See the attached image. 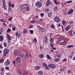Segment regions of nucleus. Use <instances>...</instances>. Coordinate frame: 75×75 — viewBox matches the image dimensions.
<instances>
[{
  "label": "nucleus",
  "instance_id": "nucleus-1",
  "mask_svg": "<svg viewBox=\"0 0 75 75\" xmlns=\"http://www.w3.org/2000/svg\"><path fill=\"white\" fill-rule=\"evenodd\" d=\"M21 9L24 10L26 11H28L30 10V7L27 4H25L21 5Z\"/></svg>",
  "mask_w": 75,
  "mask_h": 75
},
{
  "label": "nucleus",
  "instance_id": "nucleus-2",
  "mask_svg": "<svg viewBox=\"0 0 75 75\" xmlns=\"http://www.w3.org/2000/svg\"><path fill=\"white\" fill-rule=\"evenodd\" d=\"M35 5L37 8H40L42 6V3L40 1H38L36 3Z\"/></svg>",
  "mask_w": 75,
  "mask_h": 75
},
{
  "label": "nucleus",
  "instance_id": "nucleus-3",
  "mask_svg": "<svg viewBox=\"0 0 75 75\" xmlns=\"http://www.w3.org/2000/svg\"><path fill=\"white\" fill-rule=\"evenodd\" d=\"M38 28L39 29L40 32L41 33H43V32H45V30L44 29V28H41L39 25L38 26Z\"/></svg>",
  "mask_w": 75,
  "mask_h": 75
},
{
  "label": "nucleus",
  "instance_id": "nucleus-4",
  "mask_svg": "<svg viewBox=\"0 0 75 75\" xmlns=\"http://www.w3.org/2000/svg\"><path fill=\"white\" fill-rule=\"evenodd\" d=\"M54 20V21L57 23H59V22H60V19H59V18L58 16H56Z\"/></svg>",
  "mask_w": 75,
  "mask_h": 75
},
{
  "label": "nucleus",
  "instance_id": "nucleus-5",
  "mask_svg": "<svg viewBox=\"0 0 75 75\" xmlns=\"http://www.w3.org/2000/svg\"><path fill=\"white\" fill-rule=\"evenodd\" d=\"M43 42H45V43H47L48 42V37L46 35L44 36V38L43 39Z\"/></svg>",
  "mask_w": 75,
  "mask_h": 75
},
{
  "label": "nucleus",
  "instance_id": "nucleus-6",
  "mask_svg": "<svg viewBox=\"0 0 75 75\" xmlns=\"http://www.w3.org/2000/svg\"><path fill=\"white\" fill-rule=\"evenodd\" d=\"M9 49H7V48H5L4 50V51L3 52V53H5L6 54H8L9 52Z\"/></svg>",
  "mask_w": 75,
  "mask_h": 75
},
{
  "label": "nucleus",
  "instance_id": "nucleus-7",
  "mask_svg": "<svg viewBox=\"0 0 75 75\" xmlns=\"http://www.w3.org/2000/svg\"><path fill=\"white\" fill-rule=\"evenodd\" d=\"M67 41L66 40V39H64V40L62 41V42H60V45H65L67 44Z\"/></svg>",
  "mask_w": 75,
  "mask_h": 75
},
{
  "label": "nucleus",
  "instance_id": "nucleus-8",
  "mask_svg": "<svg viewBox=\"0 0 75 75\" xmlns=\"http://www.w3.org/2000/svg\"><path fill=\"white\" fill-rule=\"evenodd\" d=\"M48 66L50 68H55V65L53 64H51L48 65Z\"/></svg>",
  "mask_w": 75,
  "mask_h": 75
},
{
  "label": "nucleus",
  "instance_id": "nucleus-9",
  "mask_svg": "<svg viewBox=\"0 0 75 75\" xmlns=\"http://www.w3.org/2000/svg\"><path fill=\"white\" fill-rule=\"evenodd\" d=\"M51 3H50V0H47L45 4V6L46 7H48V6H49V5Z\"/></svg>",
  "mask_w": 75,
  "mask_h": 75
},
{
  "label": "nucleus",
  "instance_id": "nucleus-10",
  "mask_svg": "<svg viewBox=\"0 0 75 75\" xmlns=\"http://www.w3.org/2000/svg\"><path fill=\"white\" fill-rule=\"evenodd\" d=\"M74 12V9H71L69 11L67 12V14H71L72 13Z\"/></svg>",
  "mask_w": 75,
  "mask_h": 75
},
{
  "label": "nucleus",
  "instance_id": "nucleus-11",
  "mask_svg": "<svg viewBox=\"0 0 75 75\" xmlns=\"http://www.w3.org/2000/svg\"><path fill=\"white\" fill-rule=\"evenodd\" d=\"M10 63H11V62H5L4 64V66H8L9 65V64H10Z\"/></svg>",
  "mask_w": 75,
  "mask_h": 75
},
{
  "label": "nucleus",
  "instance_id": "nucleus-12",
  "mask_svg": "<svg viewBox=\"0 0 75 75\" xmlns=\"http://www.w3.org/2000/svg\"><path fill=\"white\" fill-rule=\"evenodd\" d=\"M71 28V25H69L67 26L65 29L66 31H68Z\"/></svg>",
  "mask_w": 75,
  "mask_h": 75
},
{
  "label": "nucleus",
  "instance_id": "nucleus-13",
  "mask_svg": "<svg viewBox=\"0 0 75 75\" xmlns=\"http://www.w3.org/2000/svg\"><path fill=\"white\" fill-rule=\"evenodd\" d=\"M49 8H45L44 9V12H45V13H48L49 11H50V10H49Z\"/></svg>",
  "mask_w": 75,
  "mask_h": 75
},
{
  "label": "nucleus",
  "instance_id": "nucleus-14",
  "mask_svg": "<svg viewBox=\"0 0 75 75\" xmlns=\"http://www.w3.org/2000/svg\"><path fill=\"white\" fill-rule=\"evenodd\" d=\"M16 60L18 62L20 63L21 62V59L20 57H18L16 59Z\"/></svg>",
  "mask_w": 75,
  "mask_h": 75
},
{
  "label": "nucleus",
  "instance_id": "nucleus-15",
  "mask_svg": "<svg viewBox=\"0 0 75 75\" xmlns=\"http://www.w3.org/2000/svg\"><path fill=\"white\" fill-rule=\"evenodd\" d=\"M64 40H65V39L63 36H61L59 38V41H63Z\"/></svg>",
  "mask_w": 75,
  "mask_h": 75
},
{
  "label": "nucleus",
  "instance_id": "nucleus-16",
  "mask_svg": "<svg viewBox=\"0 0 75 75\" xmlns=\"http://www.w3.org/2000/svg\"><path fill=\"white\" fill-rule=\"evenodd\" d=\"M65 47L66 48H71L74 47V46L72 45H67L65 46Z\"/></svg>",
  "mask_w": 75,
  "mask_h": 75
},
{
  "label": "nucleus",
  "instance_id": "nucleus-17",
  "mask_svg": "<svg viewBox=\"0 0 75 75\" xmlns=\"http://www.w3.org/2000/svg\"><path fill=\"white\" fill-rule=\"evenodd\" d=\"M2 8H3L4 9V10L5 11H6L7 10V8L6 5H2Z\"/></svg>",
  "mask_w": 75,
  "mask_h": 75
},
{
  "label": "nucleus",
  "instance_id": "nucleus-18",
  "mask_svg": "<svg viewBox=\"0 0 75 75\" xmlns=\"http://www.w3.org/2000/svg\"><path fill=\"white\" fill-rule=\"evenodd\" d=\"M52 14H53L52 12V11H50L48 14V17H51V16Z\"/></svg>",
  "mask_w": 75,
  "mask_h": 75
},
{
  "label": "nucleus",
  "instance_id": "nucleus-19",
  "mask_svg": "<svg viewBox=\"0 0 75 75\" xmlns=\"http://www.w3.org/2000/svg\"><path fill=\"white\" fill-rule=\"evenodd\" d=\"M43 71H42V70H40V71H38V75H42V74H43Z\"/></svg>",
  "mask_w": 75,
  "mask_h": 75
},
{
  "label": "nucleus",
  "instance_id": "nucleus-20",
  "mask_svg": "<svg viewBox=\"0 0 75 75\" xmlns=\"http://www.w3.org/2000/svg\"><path fill=\"white\" fill-rule=\"evenodd\" d=\"M22 75H27V72L25 71L24 70H23L22 71Z\"/></svg>",
  "mask_w": 75,
  "mask_h": 75
},
{
  "label": "nucleus",
  "instance_id": "nucleus-21",
  "mask_svg": "<svg viewBox=\"0 0 75 75\" xmlns=\"http://www.w3.org/2000/svg\"><path fill=\"white\" fill-rule=\"evenodd\" d=\"M54 61L55 62H58L60 61V59L59 58L55 59H54Z\"/></svg>",
  "mask_w": 75,
  "mask_h": 75
},
{
  "label": "nucleus",
  "instance_id": "nucleus-22",
  "mask_svg": "<svg viewBox=\"0 0 75 75\" xmlns=\"http://www.w3.org/2000/svg\"><path fill=\"white\" fill-rule=\"evenodd\" d=\"M17 49H15L13 53V54L14 55H15L16 56V55H17Z\"/></svg>",
  "mask_w": 75,
  "mask_h": 75
},
{
  "label": "nucleus",
  "instance_id": "nucleus-23",
  "mask_svg": "<svg viewBox=\"0 0 75 75\" xmlns=\"http://www.w3.org/2000/svg\"><path fill=\"white\" fill-rule=\"evenodd\" d=\"M66 21L64 20H63L62 21V24L64 26H65V24H66Z\"/></svg>",
  "mask_w": 75,
  "mask_h": 75
},
{
  "label": "nucleus",
  "instance_id": "nucleus-24",
  "mask_svg": "<svg viewBox=\"0 0 75 75\" xmlns=\"http://www.w3.org/2000/svg\"><path fill=\"white\" fill-rule=\"evenodd\" d=\"M6 37L7 38V40H11V38H10V36L9 34H8L6 35Z\"/></svg>",
  "mask_w": 75,
  "mask_h": 75
},
{
  "label": "nucleus",
  "instance_id": "nucleus-25",
  "mask_svg": "<svg viewBox=\"0 0 75 75\" xmlns=\"http://www.w3.org/2000/svg\"><path fill=\"white\" fill-rule=\"evenodd\" d=\"M4 40V37L2 35H0V41H2Z\"/></svg>",
  "mask_w": 75,
  "mask_h": 75
},
{
  "label": "nucleus",
  "instance_id": "nucleus-26",
  "mask_svg": "<svg viewBox=\"0 0 75 75\" xmlns=\"http://www.w3.org/2000/svg\"><path fill=\"white\" fill-rule=\"evenodd\" d=\"M68 33L71 36L73 35V34H72V30L68 31Z\"/></svg>",
  "mask_w": 75,
  "mask_h": 75
},
{
  "label": "nucleus",
  "instance_id": "nucleus-27",
  "mask_svg": "<svg viewBox=\"0 0 75 75\" xmlns=\"http://www.w3.org/2000/svg\"><path fill=\"white\" fill-rule=\"evenodd\" d=\"M39 58H44V54H40L39 55Z\"/></svg>",
  "mask_w": 75,
  "mask_h": 75
},
{
  "label": "nucleus",
  "instance_id": "nucleus-28",
  "mask_svg": "<svg viewBox=\"0 0 75 75\" xmlns=\"http://www.w3.org/2000/svg\"><path fill=\"white\" fill-rule=\"evenodd\" d=\"M54 39L53 38H52L50 39V42L51 43H52V42H54Z\"/></svg>",
  "mask_w": 75,
  "mask_h": 75
},
{
  "label": "nucleus",
  "instance_id": "nucleus-29",
  "mask_svg": "<svg viewBox=\"0 0 75 75\" xmlns=\"http://www.w3.org/2000/svg\"><path fill=\"white\" fill-rule=\"evenodd\" d=\"M28 33L27 30L26 29H24L23 30V33H24V34H25V33Z\"/></svg>",
  "mask_w": 75,
  "mask_h": 75
},
{
  "label": "nucleus",
  "instance_id": "nucleus-30",
  "mask_svg": "<svg viewBox=\"0 0 75 75\" xmlns=\"http://www.w3.org/2000/svg\"><path fill=\"white\" fill-rule=\"evenodd\" d=\"M4 46L5 48H6L7 47V42H4L3 43Z\"/></svg>",
  "mask_w": 75,
  "mask_h": 75
},
{
  "label": "nucleus",
  "instance_id": "nucleus-31",
  "mask_svg": "<svg viewBox=\"0 0 75 75\" xmlns=\"http://www.w3.org/2000/svg\"><path fill=\"white\" fill-rule=\"evenodd\" d=\"M46 57L47 59H49V60H51V58L49 55L46 54Z\"/></svg>",
  "mask_w": 75,
  "mask_h": 75
},
{
  "label": "nucleus",
  "instance_id": "nucleus-32",
  "mask_svg": "<svg viewBox=\"0 0 75 75\" xmlns=\"http://www.w3.org/2000/svg\"><path fill=\"white\" fill-rule=\"evenodd\" d=\"M16 36L19 37V36H20V34L16 32L15 33Z\"/></svg>",
  "mask_w": 75,
  "mask_h": 75
},
{
  "label": "nucleus",
  "instance_id": "nucleus-33",
  "mask_svg": "<svg viewBox=\"0 0 75 75\" xmlns=\"http://www.w3.org/2000/svg\"><path fill=\"white\" fill-rule=\"evenodd\" d=\"M3 29H0V35L3 34Z\"/></svg>",
  "mask_w": 75,
  "mask_h": 75
},
{
  "label": "nucleus",
  "instance_id": "nucleus-34",
  "mask_svg": "<svg viewBox=\"0 0 75 75\" xmlns=\"http://www.w3.org/2000/svg\"><path fill=\"white\" fill-rule=\"evenodd\" d=\"M18 55H19L20 57H23V54L21 53V52H19V53L18 54Z\"/></svg>",
  "mask_w": 75,
  "mask_h": 75
},
{
  "label": "nucleus",
  "instance_id": "nucleus-35",
  "mask_svg": "<svg viewBox=\"0 0 75 75\" xmlns=\"http://www.w3.org/2000/svg\"><path fill=\"white\" fill-rule=\"evenodd\" d=\"M50 27L52 29H54L55 28V25H54L52 24L50 25Z\"/></svg>",
  "mask_w": 75,
  "mask_h": 75
},
{
  "label": "nucleus",
  "instance_id": "nucleus-36",
  "mask_svg": "<svg viewBox=\"0 0 75 75\" xmlns=\"http://www.w3.org/2000/svg\"><path fill=\"white\" fill-rule=\"evenodd\" d=\"M24 57L25 58H28L29 56H28V54H26V55L24 56Z\"/></svg>",
  "mask_w": 75,
  "mask_h": 75
},
{
  "label": "nucleus",
  "instance_id": "nucleus-37",
  "mask_svg": "<svg viewBox=\"0 0 75 75\" xmlns=\"http://www.w3.org/2000/svg\"><path fill=\"white\" fill-rule=\"evenodd\" d=\"M35 69L36 70H38V69H40V67L38 66H36L35 67Z\"/></svg>",
  "mask_w": 75,
  "mask_h": 75
},
{
  "label": "nucleus",
  "instance_id": "nucleus-38",
  "mask_svg": "<svg viewBox=\"0 0 75 75\" xmlns=\"http://www.w3.org/2000/svg\"><path fill=\"white\" fill-rule=\"evenodd\" d=\"M12 3L11 2V1H9V3H8V5L9 7H11V4Z\"/></svg>",
  "mask_w": 75,
  "mask_h": 75
},
{
  "label": "nucleus",
  "instance_id": "nucleus-39",
  "mask_svg": "<svg viewBox=\"0 0 75 75\" xmlns=\"http://www.w3.org/2000/svg\"><path fill=\"white\" fill-rule=\"evenodd\" d=\"M65 69H64V68H61L60 69V71L61 72V71L62 72V71H65Z\"/></svg>",
  "mask_w": 75,
  "mask_h": 75
},
{
  "label": "nucleus",
  "instance_id": "nucleus-40",
  "mask_svg": "<svg viewBox=\"0 0 75 75\" xmlns=\"http://www.w3.org/2000/svg\"><path fill=\"white\" fill-rule=\"evenodd\" d=\"M53 8L54 11H56V10H57L58 9V7H57V6H56L54 7Z\"/></svg>",
  "mask_w": 75,
  "mask_h": 75
},
{
  "label": "nucleus",
  "instance_id": "nucleus-41",
  "mask_svg": "<svg viewBox=\"0 0 75 75\" xmlns=\"http://www.w3.org/2000/svg\"><path fill=\"white\" fill-rule=\"evenodd\" d=\"M72 1L71 0L69 1H67L66 2H65V4L71 3H72Z\"/></svg>",
  "mask_w": 75,
  "mask_h": 75
},
{
  "label": "nucleus",
  "instance_id": "nucleus-42",
  "mask_svg": "<svg viewBox=\"0 0 75 75\" xmlns=\"http://www.w3.org/2000/svg\"><path fill=\"white\" fill-rule=\"evenodd\" d=\"M2 2L3 3V4L2 5H5V4L6 3V0H2Z\"/></svg>",
  "mask_w": 75,
  "mask_h": 75
},
{
  "label": "nucleus",
  "instance_id": "nucleus-43",
  "mask_svg": "<svg viewBox=\"0 0 75 75\" xmlns=\"http://www.w3.org/2000/svg\"><path fill=\"white\" fill-rule=\"evenodd\" d=\"M29 28H32V27H33V25L30 24L29 25Z\"/></svg>",
  "mask_w": 75,
  "mask_h": 75
},
{
  "label": "nucleus",
  "instance_id": "nucleus-44",
  "mask_svg": "<svg viewBox=\"0 0 75 75\" xmlns=\"http://www.w3.org/2000/svg\"><path fill=\"white\" fill-rule=\"evenodd\" d=\"M13 65H14V67H16V61H13Z\"/></svg>",
  "mask_w": 75,
  "mask_h": 75
},
{
  "label": "nucleus",
  "instance_id": "nucleus-45",
  "mask_svg": "<svg viewBox=\"0 0 75 75\" xmlns=\"http://www.w3.org/2000/svg\"><path fill=\"white\" fill-rule=\"evenodd\" d=\"M61 4H62V6H65V4H65V3H64L63 2H61Z\"/></svg>",
  "mask_w": 75,
  "mask_h": 75
},
{
  "label": "nucleus",
  "instance_id": "nucleus-46",
  "mask_svg": "<svg viewBox=\"0 0 75 75\" xmlns=\"http://www.w3.org/2000/svg\"><path fill=\"white\" fill-rule=\"evenodd\" d=\"M47 64L45 63H44L42 64L43 66L44 67H45L46 65H47Z\"/></svg>",
  "mask_w": 75,
  "mask_h": 75
},
{
  "label": "nucleus",
  "instance_id": "nucleus-47",
  "mask_svg": "<svg viewBox=\"0 0 75 75\" xmlns=\"http://www.w3.org/2000/svg\"><path fill=\"white\" fill-rule=\"evenodd\" d=\"M29 32H30V34H33V30H29Z\"/></svg>",
  "mask_w": 75,
  "mask_h": 75
},
{
  "label": "nucleus",
  "instance_id": "nucleus-48",
  "mask_svg": "<svg viewBox=\"0 0 75 75\" xmlns=\"http://www.w3.org/2000/svg\"><path fill=\"white\" fill-rule=\"evenodd\" d=\"M45 67V69H47V70H49V67H48V66H47V65H46Z\"/></svg>",
  "mask_w": 75,
  "mask_h": 75
},
{
  "label": "nucleus",
  "instance_id": "nucleus-49",
  "mask_svg": "<svg viewBox=\"0 0 75 75\" xmlns=\"http://www.w3.org/2000/svg\"><path fill=\"white\" fill-rule=\"evenodd\" d=\"M4 61V59H1L0 60V63H3Z\"/></svg>",
  "mask_w": 75,
  "mask_h": 75
},
{
  "label": "nucleus",
  "instance_id": "nucleus-50",
  "mask_svg": "<svg viewBox=\"0 0 75 75\" xmlns=\"http://www.w3.org/2000/svg\"><path fill=\"white\" fill-rule=\"evenodd\" d=\"M11 31V29H8L6 31V32L8 33V32H10Z\"/></svg>",
  "mask_w": 75,
  "mask_h": 75
},
{
  "label": "nucleus",
  "instance_id": "nucleus-51",
  "mask_svg": "<svg viewBox=\"0 0 75 75\" xmlns=\"http://www.w3.org/2000/svg\"><path fill=\"white\" fill-rule=\"evenodd\" d=\"M50 45L51 47H52V48L53 47H54V45H53L51 43H50Z\"/></svg>",
  "mask_w": 75,
  "mask_h": 75
},
{
  "label": "nucleus",
  "instance_id": "nucleus-52",
  "mask_svg": "<svg viewBox=\"0 0 75 75\" xmlns=\"http://www.w3.org/2000/svg\"><path fill=\"white\" fill-rule=\"evenodd\" d=\"M12 19H13L12 17H11L10 18H9L8 19V21H11L12 20Z\"/></svg>",
  "mask_w": 75,
  "mask_h": 75
},
{
  "label": "nucleus",
  "instance_id": "nucleus-53",
  "mask_svg": "<svg viewBox=\"0 0 75 75\" xmlns=\"http://www.w3.org/2000/svg\"><path fill=\"white\" fill-rule=\"evenodd\" d=\"M18 72L19 74L20 75H21V71L20 70H18Z\"/></svg>",
  "mask_w": 75,
  "mask_h": 75
},
{
  "label": "nucleus",
  "instance_id": "nucleus-54",
  "mask_svg": "<svg viewBox=\"0 0 75 75\" xmlns=\"http://www.w3.org/2000/svg\"><path fill=\"white\" fill-rule=\"evenodd\" d=\"M13 26V24L12 23H10V24L8 25V27H12Z\"/></svg>",
  "mask_w": 75,
  "mask_h": 75
},
{
  "label": "nucleus",
  "instance_id": "nucleus-55",
  "mask_svg": "<svg viewBox=\"0 0 75 75\" xmlns=\"http://www.w3.org/2000/svg\"><path fill=\"white\" fill-rule=\"evenodd\" d=\"M8 68H9V67H6L5 69L6 70H8H8L10 69Z\"/></svg>",
  "mask_w": 75,
  "mask_h": 75
},
{
  "label": "nucleus",
  "instance_id": "nucleus-56",
  "mask_svg": "<svg viewBox=\"0 0 75 75\" xmlns=\"http://www.w3.org/2000/svg\"><path fill=\"white\" fill-rule=\"evenodd\" d=\"M67 60V59L65 58L62 60V62H65V61H66Z\"/></svg>",
  "mask_w": 75,
  "mask_h": 75
},
{
  "label": "nucleus",
  "instance_id": "nucleus-57",
  "mask_svg": "<svg viewBox=\"0 0 75 75\" xmlns=\"http://www.w3.org/2000/svg\"><path fill=\"white\" fill-rule=\"evenodd\" d=\"M4 70V67H2L1 68V71H3Z\"/></svg>",
  "mask_w": 75,
  "mask_h": 75
},
{
  "label": "nucleus",
  "instance_id": "nucleus-58",
  "mask_svg": "<svg viewBox=\"0 0 75 75\" xmlns=\"http://www.w3.org/2000/svg\"><path fill=\"white\" fill-rule=\"evenodd\" d=\"M39 21L40 22H42V21H43V19L42 18H40V19Z\"/></svg>",
  "mask_w": 75,
  "mask_h": 75
},
{
  "label": "nucleus",
  "instance_id": "nucleus-59",
  "mask_svg": "<svg viewBox=\"0 0 75 75\" xmlns=\"http://www.w3.org/2000/svg\"><path fill=\"white\" fill-rule=\"evenodd\" d=\"M12 31H16V28L14 27H12Z\"/></svg>",
  "mask_w": 75,
  "mask_h": 75
},
{
  "label": "nucleus",
  "instance_id": "nucleus-60",
  "mask_svg": "<svg viewBox=\"0 0 75 75\" xmlns=\"http://www.w3.org/2000/svg\"><path fill=\"white\" fill-rule=\"evenodd\" d=\"M33 41L34 42H37V40L36 38H34Z\"/></svg>",
  "mask_w": 75,
  "mask_h": 75
},
{
  "label": "nucleus",
  "instance_id": "nucleus-61",
  "mask_svg": "<svg viewBox=\"0 0 75 75\" xmlns=\"http://www.w3.org/2000/svg\"><path fill=\"white\" fill-rule=\"evenodd\" d=\"M40 16L41 17L44 16V13H42L40 14Z\"/></svg>",
  "mask_w": 75,
  "mask_h": 75
},
{
  "label": "nucleus",
  "instance_id": "nucleus-62",
  "mask_svg": "<svg viewBox=\"0 0 75 75\" xmlns=\"http://www.w3.org/2000/svg\"><path fill=\"white\" fill-rule=\"evenodd\" d=\"M30 23H32V24H34V23H35V21H30Z\"/></svg>",
  "mask_w": 75,
  "mask_h": 75
},
{
  "label": "nucleus",
  "instance_id": "nucleus-63",
  "mask_svg": "<svg viewBox=\"0 0 75 75\" xmlns=\"http://www.w3.org/2000/svg\"><path fill=\"white\" fill-rule=\"evenodd\" d=\"M69 23L70 24H73V21H71L69 22Z\"/></svg>",
  "mask_w": 75,
  "mask_h": 75
},
{
  "label": "nucleus",
  "instance_id": "nucleus-64",
  "mask_svg": "<svg viewBox=\"0 0 75 75\" xmlns=\"http://www.w3.org/2000/svg\"><path fill=\"white\" fill-rule=\"evenodd\" d=\"M72 57H73V55H70L69 56V58H70V59H71V58H72Z\"/></svg>",
  "mask_w": 75,
  "mask_h": 75
}]
</instances>
